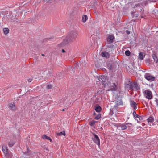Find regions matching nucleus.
I'll return each mask as SVG.
<instances>
[{"label":"nucleus","mask_w":158,"mask_h":158,"mask_svg":"<svg viewBox=\"0 0 158 158\" xmlns=\"http://www.w3.org/2000/svg\"><path fill=\"white\" fill-rule=\"evenodd\" d=\"M126 32L128 34H130V32L127 30L126 31Z\"/></svg>","instance_id":"obj_33"},{"label":"nucleus","mask_w":158,"mask_h":158,"mask_svg":"<svg viewBox=\"0 0 158 158\" xmlns=\"http://www.w3.org/2000/svg\"><path fill=\"white\" fill-rule=\"evenodd\" d=\"M118 127H120L122 130H124L127 128V127L126 125L123 124L118 126Z\"/></svg>","instance_id":"obj_17"},{"label":"nucleus","mask_w":158,"mask_h":158,"mask_svg":"<svg viewBox=\"0 0 158 158\" xmlns=\"http://www.w3.org/2000/svg\"><path fill=\"white\" fill-rule=\"evenodd\" d=\"M123 105V102L121 101H118L115 102V104L114 106V108L115 109H117L119 106Z\"/></svg>","instance_id":"obj_9"},{"label":"nucleus","mask_w":158,"mask_h":158,"mask_svg":"<svg viewBox=\"0 0 158 158\" xmlns=\"http://www.w3.org/2000/svg\"><path fill=\"white\" fill-rule=\"evenodd\" d=\"M133 116L134 117V118L135 119H136V118H138L140 120H142L143 118L142 117H141V116L139 115H138L135 111H134L133 112Z\"/></svg>","instance_id":"obj_12"},{"label":"nucleus","mask_w":158,"mask_h":158,"mask_svg":"<svg viewBox=\"0 0 158 158\" xmlns=\"http://www.w3.org/2000/svg\"><path fill=\"white\" fill-rule=\"evenodd\" d=\"M9 107L10 109L12 110H15L16 109L15 105L14 103H11L9 104Z\"/></svg>","instance_id":"obj_15"},{"label":"nucleus","mask_w":158,"mask_h":158,"mask_svg":"<svg viewBox=\"0 0 158 158\" xmlns=\"http://www.w3.org/2000/svg\"><path fill=\"white\" fill-rule=\"evenodd\" d=\"M64 109H63V110H62V111H64Z\"/></svg>","instance_id":"obj_39"},{"label":"nucleus","mask_w":158,"mask_h":158,"mask_svg":"<svg viewBox=\"0 0 158 158\" xmlns=\"http://www.w3.org/2000/svg\"><path fill=\"white\" fill-rule=\"evenodd\" d=\"M77 33L76 32H71L68 35L66 38L61 43L62 44H66L69 42L73 40L77 37Z\"/></svg>","instance_id":"obj_1"},{"label":"nucleus","mask_w":158,"mask_h":158,"mask_svg":"<svg viewBox=\"0 0 158 158\" xmlns=\"http://www.w3.org/2000/svg\"><path fill=\"white\" fill-rule=\"evenodd\" d=\"M97 122L96 121L92 120L89 123V124L91 126H93Z\"/></svg>","instance_id":"obj_23"},{"label":"nucleus","mask_w":158,"mask_h":158,"mask_svg":"<svg viewBox=\"0 0 158 158\" xmlns=\"http://www.w3.org/2000/svg\"><path fill=\"white\" fill-rule=\"evenodd\" d=\"M138 59L140 60H142L145 57V55L143 52H140L138 56Z\"/></svg>","instance_id":"obj_14"},{"label":"nucleus","mask_w":158,"mask_h":158,"mask_svg":"<svg viewBox=\"0 0 158 158\" xmlns=\"http://www.w3.org/2000/svg\"><path fill=\"white\" fill-rule=\"evenodd\" d=\"M147 120L148 122L152 123L154 119L152 117H150L148 118Z\"/></svg>","instance_id":"obj_25"},{"label":"nucleus","mask_w":158,"mask_h":158,"mask_svg":"<svg viewBox=\"0 0 158 158\" xmlns=\"http://www.w3.org/2000/svg\"><path fill=\"white\" fill-rule=\"evenodd\" d=\"M57 135L58 136L65 135V132L64 131H62L58 133H57Z\"/></svg>","instance_id":"obj_24"},{"label":"nucleus","mask_w":158,"mask_h":158,"mask_svg":"<svg viewBox=\"0 0 158 158\" xmlns=\"http://www.w3.org/2000/svg\"><path fill=\"white\" fill-rule=\"evenodd\" d=\"M95 110L97 112H99L101 111V108L99 106H96L95 108Z\"/></svg>","instance_id":"obj_19"},{"label":"nucleus","mask_w":158,"mask_h":158,"mask_svg":"<svg viewBox=\"0 0 158 158\" xmlns=\"http://www.w3.org/2000/svg\"><path fill=\"white\" fill-rule=\"evenodd\" d=\"M155 101L156 102V104L157 105H158V100H157V99H156V100H155Z\"/></svg>","instance_id":"obj_34"},{"label":"nucleus","mask_w":158,"mask_h":158,"mask_svg":"<svg viewBox=\"0 0 158 158\" xmlns=\"http://www.w3.org/2000/svg\"><path fill=\"white\" fill-rule=\"evenodd\" d=\"M125 55L127 56H129L131 54V52L129 50H126L125 52Z\"/></svg>","instance_id":"obj_26"},{"label":"nucleus","mask_w":158,"mask_h":158,"mask_svg":"<svg viewBox=\"0 0 158 158\" xmlns=\"http://www.w3.org/2000/svg\"><path fill=\"white\" fill-rule=\"evenodd\" d=\"M14 143L13 142H10L8 143V145L9 147H11L14 144Z\"/></svg>","instance_id":"obj_27"},{"label":"nucleus","mask_w":158,"mask_h":158,"mask_svg":"<svg viewBox=\"0 0 158 158\" xmlns=\"http://www.w3.org/2000/svg\"><path fill=\"white\" fill-rule=\"evenodd\" d=\"M4 33L6 35L8 34L9 32V29L7 28H5L3 30Z\"/></svg>","instance_id":"obj_22"},{"label":"nucleus","mask_w":158,"mask_h":158,"mask_svg":"<svg viewBox=\"0 0 158 158\" xmlns=\"http://www.w3.org/2000/svg\"><path fill=\"white\" fill-rule=\"evenodd\" d=\"M52 87V86L51 85H48L47 86V88L48 89H51V88Z\"/></svg>","instance_id":"obj_29"},{"label":"nucleus","mask_w":158,"mask_h":158,"mask_svg":"<svg viewBox=\"0 0 158 158\" xmlns=\"http://www.w3.org/2000/svg\"><path fill=\"white\" fill-rule=\"evenodd\" d=\"M42 56H44V54H42Z\"/></svg>","instance_id":"obj_37"},{"label":"nucleus","mask_w":158,"mask_h":158,"mask_svg":"<svg viewBox=\"0 0 158 158\" xmlns=\"http://www.w3.org/2000/svg\"><path fill=\"white\" fill-rule=\"evenodd\" d=\"M136 7L137 6H140V4H138L135 5Z\"/></svg>","instance_id":"obj_31"},{"label":"nucleus","mask_w":158,"mask_h":158,"mask_svg":"<svg viewBox=\"0 0 158 158\" xmlns=\"http://www.w3.org/2000/svg\"><path fill=\"white\" fill-rule=\"evenodd\" d=\"M42 137L44 139H46L47 140H49L50 142L52 141V140L51 139V138L49 137L48 136L45 135H43Z\"/></svg>","instance_id":"obj_18"},{"label":"nucleus","mask_w":158,"mask_h":158,"mask_svg":"<svg viewBox=\"0 0 158 158\" xmlns=\"http://www.w3.org/2000/svg\"><path fill=\"white\" fill-rule=\"evenodd\" d=\"M145 78L149 81H154L155 77L149 73H145L144 75Z\"/></svg>","instance_id":"obj_6"},{"label":"nucleus","mask_w":158,"mask_h":158,"mask_svg":"<svg viewBox=\"0 0 158 158\" xmlns=\"http://www.w3.org/2000/svg\"><path fill=\"white\" fill-rule=\"evenodd\" d=\"M101 117V114H98L95 117V119L96 120L99 119Z\"/></svg>","instance_id":"obj_28"},{"label":"nucleus","mask_w":158,"mask_h":158,"mask_svg":"<svg viewBox=\"0 0 158 158\" xmlns=\"http://www.w3.org/2000/svg\"><path fill=\"white\" fill-rule=\"evenodd\" d=\"M143 10V9H141V11H142V13H143V11H142Z\"/></svg>","instance_id":"obj_36"},{"label":"nucleus","mask_w":158,"mask_h":158,"mask_svg":"<svg viewBox=\"0 0 158 158\" xmlns=\"http://www.w3.org/2000/svg\"><path fill=\"white\" fill-rule=\"evenodd\" d=\"M108 69L110 70H114L116 68V66L115 64H107Z\"/></svg>","instance_id":"obj_8"},{"label":"nucleus","mask_w":158,"mask_h":158,"mask_svg":"<svg viewBox=\"0 0 158 158\" xmlns=\"http://www.w3.org/2000/svg\"><path fill=\"white\" fill-rule=\"evenodd\" d=\"M129 86L130 89L132 90H137L140 89L136 82L130 83Z\"/></svg>","instance_id":"obj_4"},{"label":"nucleus","mask_w":158,"mask_h":158,"mask_svg":"<svg viewBox=\"0 0 158 158\" xmlns=\"http://www.w3.org/2000/svg\"><path fill=\"white\" fill-rule=\"evenodd\" d=\"M110 89L112 91H115L118 87L117 85L115 83H112L110 86Z\"/></svg>","instance_id":"obj_10"},{"label":"nucleus","mask_w":158,"mask_h":158,"mask_svg":"<svg viewBox=\"0 0 158 158\" xmlns=\"http://www.w3.org/2000/svg\"><path fill=\"white\" fill-rule=\"evenodd\" d=\"M141 17L142 18H143V17H144V16H143V15H142V16H141Z\"/></svg>","instance_id":"obj_38"},{"label":"nucleus","mask_w":158,"mask_h":158,"mask_svg":"<svg viewBox=\"0 0 158 158\" xmlns=\"http://www.w3.org/2000/svg\"><path fill=\"white\" fill-rule=\"evenodd\" d=\"M98 79L104 85H106L107 84L106 81V77L103 76H101L98 78Z\"/></svg>","instance_id":"obj_5"},{"label":"nucleus","mask_w":158,"mask_h":158,"mask_svg":"<svg viewBox=\"0 0 158 158\" xmlns=\"http://www.w3.org/2000/svg\"><path fill=\"white\" fill-rule=\"evenodd\" d=\"M128 124H130V125H132V124L131 123H125V125H128Z\"/></svg>","instance_id":"obj_32"},{"label":"nucleus","mask_w":158,"mask_h":158,"mask_svg":"<svg viewBox=\"0 0 158 158\" xmlns=\"http://www.w3.org/2000/svg\"><path fill=\"white\" fill-rule=\"evenodd\" d=\"M114 37L113 35H109L107 39V41L110 43H112L114 41Z\"/></svg>","instance_id":"obj_11"},{"label":"nucleus","mask_w":158,"mask_h":158,"mask_svg":"<svg viewBox=\"0 0 158 158\" xmlns=\"http://www.w3.org/2000/svg\"><path fill=\"white\" fill-rule=\"evenodd\" d=\"M143 94L145 98L148 99H152L153 96L152 92L149 90H146L144 91Z\"/></svg>","instance_id":"obj_2"},{"label":"nucleus","mask_w":158,"mask_h":158,"mask_svg":"<svg viewBox=\"0 0 158 158\" xmlns=\"http://www.w3.org/2000/svg\"><path fill=\"white\" fill-rule=\"evenodd\" d=\"M32 79L30 78L28 80V82H31L32 81Z\"/></svg>","instance_id":"obj_30"},{"label":"nucleus","mask_w":158,"mask_h":158,"mask_svg":"<svg viewBox=\"0 0 158 158\" xmlns=\"http://www.w3.org/2000/svg\"><path fill=\"white\" fill-rule=\"evenodd\" d=\"M92 134L93 136V137L92 138V139L93 141L97 145L99 146L100 143L99 137L97 135L94 133H92Z\"/></svg>","instance_id":"obj_3"},{"label":"nucleus","mask_w":158,"mask_h":158,"mask_svg":"<svg viewBox=\"0 0 158 158\" xmlns=\"http://www.w3.org/2000/svg\"><path fill=\"white\" fill-rule=\"evenodd\" d=\"M62 52H63V53H64V52H65V50H64V49H62Z\"/></svg>","instance_id":"obj_35"},{"label":"nucleus","mask_w":158,"mask_h":158,"mask_svg":"<svg viewBox=\"0 0 158 158\" xmlns=\"http://www.w3.org/2000/svg\"><path fill=\"white\" fill-rule=\"evenodd\" d=\"M152 57L154 60V61L156 63H157L158 61L157 58L155 54H154L152 55Z\"/></svg>","instance_id":"obj_21"},{"label":"nucleus","mask_w":158,"mask_h":158,"mask_svg":"<svg viewBox=\"0 0 158 158\" xmlns=\"http://www.w3.org/2000/svg\"><path fill=\"white\" fill-rule=\"evenodd\" d=\"M102 56L103 57H105L106 58H108L109 57V54L108 52L104 51L102 53Z\"/></svg>","instance_id":"obj_16"},{"label":"nucleus","mask_w":158,"mask_h":158,"mask_svg":"<svg viewBox=\"0 0 158 158\" xmlns=\"http://www.w3.org/2000/svg\"><path fill=\"white\" fill-rule=\"evenodd\" d=\"M130 105L131 107H132L134 109L136 110L137 109L136 103L134 101H131L130 102Z\"/></svg>","instance_id":"obj_13"},{"label":"nucleus","mask_w":158,"mask_h":158,"mask_svg":"<svg viewBox=\"0 0 158 158\" xmlns=\"http://www.w3.org/2000/svg\"><path fill=\"white\" fill-rule=\"evenodd\" d=\"M2 149L3 152L6 154V156L8 158L11 157V156L9 155L8 154V152L7 147L5 145H3L2 146Z\"/></svg>","instance_id":"obj_7"},{"label":"nucleus","mask_w":158,"mask_h":158,"mask_svg":"<svg viewBox=\"0 0 158 158\" xmlns=\"http://www.w3.org/2000/svg\"><path fill=\"white\" fill-rule=\"evenodd\" d=\"M88 19L87 16L86 15H84L82 17V20L83 22H85Z\"/></svg>","instance_id":"obj_20"}]
</instances>
